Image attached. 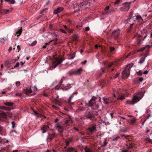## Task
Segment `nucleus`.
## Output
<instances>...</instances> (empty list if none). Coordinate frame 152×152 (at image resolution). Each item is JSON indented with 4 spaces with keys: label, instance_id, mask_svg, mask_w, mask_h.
<instances>
[{
    "label": "nucleus",
    "instance_id": "1",
    "mask_svg": "<svg viewBox=\"0 0 152 152\" xmlns=\"http://www.w3.org/2000/svg\"><path fill=\"white\" fill-rule=\"evenodd\" d=\"M145 91L142 92L139 91L135 95H134L133 99L131 100H128L126 101L127 104L134 105L137 102L143 97Z\"/></svg>",
    "mask_w": 152,
    "mask_h": 152
},
{
    "label": "nucleus",
    "instance_id": "2",
    "mask_svg": "<svg viewBox=\"0 0 152 152\" xmlns=\"http://www.w3.org/2000/svg\"><path fill=\"white\" fill-rule=\"evenodd\" d=\"M101 99L100 97H99L98 99H97V98L93 96L89 102L88 106L92 109L98 110L99 107Z\"/></svg>",
    "mask_w": 152,
    "mask_h": 152
},
{
    "label": "nucleus",
    "instance_id": "3",
    "mask_svg": "<svg viewBox=\"0 0 152 152\" xmlns=\"http://www.w3.org/2000/svg\"><path fill=\"white\" fill-rule=\"evenodd\" d=\"M133 65V64L132 65L130 64L127 65L125 69L122 72V76L123 77L126 78L128 77L130 75V69Z\"/></svg>",
    "mask_w": 152,
    "mask_h": 152
},
{
    "label": "nucleus",
    "instance_id": "4",
    "mask_svg": "<svg viewBox=\"0 0 152 152\" xmlns=\"http://www.w3.org/2000/svg\"><path fill=\"white\" fill-rule=\"evenodd\" d=\"M77 5L78 6H82L84 5H85L86 6V7L87 8L88 6H90V4L88 3V0H77Z\"/></svg>",
    "mask_w": 152,
    "mask_h": 152
},
{
    "label": "nucleus",
    "instance_id": "5",
    "mask_svg": "<svg viewBox=\"0 0 152 152\" xmlns=\"http://www.w3.org/2000/svg\"><path fill=\"white\" fill-rule=\"evenodd\" d=\"M123 4L124 5V6L120 8V10L121 11H128L130 7V3L126 2Z\"/></svg>",
    "mask_w": 152,
    "mask_h": 152
},
{
    "label": "nucleus",
    "instance_id": "6",
    "mask_svg": "<svg viewBox=\"0 0 152 152\" xmlns=\"http://www.w3.org/2000/svg\"><path fill=\"white\" fill-rule=\"evenodd\" d=\"M63 60V59H60L59 58H56L52 64L54 68H55L58 65L61 64Z\"/></svg>",
    "mask_w": 152,
    "mask_h": 152
},
{
    "label": "nucleus",
    "instance_id": "7",
    "mask_svg": "<svg viewBox=\"0 0 152 152\" xmlns=\"http://www.w3.org/2000/svg\"><path fill=\"white\" fill-rule=\"evenodd\" d=\"M31 88L29 89H26V93H31L32 92L34 91L37 90V88L35 86H31Z\"/></svg>",
    "mask_w": 152,
    "mask_h": 152
},
{
    "label": "nucleus",
    "instance_id": "8",
    "mask_svg": "<svg viewBox=\"0 0 152 152\" xmlns=\"http://www.w3.org/2000/svg\"><path fill=\"white\" fill-rule=\"evenodd\" d=\"M55 127L56 129H57L59 132L62 133L63 132L64 129L63 126L61 125L56 124L55 125Z\"/></svg>",
    "mask_w": 152,
    "mask_h": 152
},
{
    "label": "nucleus",
    "instance_id": "9",
    "mask_svg": "<svg viewBox=\"0 0 152 152\" xmlns=\"http://www.w3.org/2000/svg\"><path fill=\"white\" fill-rule=\"evenodd\" d=\"M89 132H94L96 131V125H94L90 127L88 129Z\"/></svg>",
    "mask_w": 152,
    "mask_h": 152
},
{
    "label": "nucleus",
    "instance_id": "10",
    "mask_svg": "<svg viewBox=\"0 0 152 152\" xmlns=\"http://www.w3.org/2000/svg\"><path fill=\"white\" fill-rule=\"evenodd\" d=\"M63 10V8L62 7H59L54 10L53 13L55 14H57L62 12Z\"/></svg>",
    "mask_w": 152,
    "mask_h": 152
},
{
    "label": "nucleus",
    "instance_id": "11",
    "mask_svg": "<svg viewBox=\"0 0 152 152\" xmlns=\"http://www.w3.org/2000/svg\"><path fill=\"white\" fill-rule=\"evenodd\" d=\"M120 33L119 29H117L114 31L112 32V36L115 37H118Z\"/></svg>",
    "mask_w": 152,
    "mask_h": 152
},
{
    "label": "nucleus",
    "instance_id": "12",
    "mask_svg": "<svg viewBox=\"0 0 152 152\" xmlns=\"http://www.w3.org/2000/svg\"><path fill=\"white\" fill-rule=\"evenodd\" d=\"M49 127L47 125H44L41 128V130L42 131V132L43 133H45L49 129Z\"/></svg>",
    "mask_w": 152,
    "mask_h": 152
},
{
    "label": "nucleus",
    "instance_id": "13",
    "mask_svg": "<svg viewBox=\"0 0 152 152\" xmlns=\"http://www.w3.org/2000/svg\"><path fill=\"white\" fill-rule=\"evenodd\" d=\"M77 91H75L74 92H73L72 94L69 96V100H68V102L69 103L71 104H73V102H71V99H72V98L73 97V95L74 94H77Z\"/></svg>",
    "mask_w": 152,
    "mask_h": 152
},
{
    "label": "nucleus",
    "instance_id": "14",
    "mask_svg": "<svg viewBox=\"0 0 152 152\" xmlns=\"http://www.w3.org/2000/svg\"><path fill=\"white\" fill-rule=\"evenodd\" d=\"M83 70V69L81 68H79L78 69L75 70V75H80L82 72Z\"/></svg>",
    "mask_w": 152,
    "mask_h": 152
},
{
    "label": "nucleus",
    "instance_id": "15",
    "mask_svg": "<svg viewBox=\"0 0 152 152\" xmlns=\"http://www.w3.org/2000/svg\"><path fill=\"white\" fill-rule=\"evenodd\" d=\"M148 71L147 70H145L144 71V72H142L141 70H140L138 72H137V74L139 75H142V74H148Z\"/></svg>",
    "mask_w": 152,
    "mask_h": 152
},
{
    "label": "nucleus",
    "instance_id": "16",
    "mask_svg": "<svg viewBox=\"0 0 152 152\" xmlns=\"http://www.w3.org/2000/svg\"><path fill=\"white\" fill-rule=\"evenodd\" d=\"M66 151V152H77L74 148L72 147L68 148Z\"/></svg>",
    "mask_w": 152,
    "mask_h": 152
},
{
    "label": "nucleus",
    "instance_id": "17",
    "mask_svg": "<svg viewBox=\"0 0 152 152\" xmlns=\"http://www.w3.org/2000/svg\"><path fill=\"white\" fill-rule=\"evenodd\" d=\"M0 109H3L6 111H10L12 109H13V108L11 109L9 107H7L4 106H0Z\"/></svg>",
    "mask_w": 152,
    "mask_h": 152
},
{
    "label": "nucleus",
    "instance_id": "18",
    "mask_svg": "<svg viewBox=\"0 0 152 152\" xmlns=\"http://www.w3.org/2000/svg\"><path fill=\"white\" fill-rule=\"evenodd\" d=\"M87 117L88 118L90 119L91 120H92L94 118V115L93 114L89 113L87 115Z\"/></svg>",
    "mask_w": 152,
    "mask_h": 152
},
{
    "label": "nucleus",
    "instance_id": "19",
    "mask_svg": "<svg viewBox=\"0 0 152 152\" xmlns=\"http://www.w3.org/2000/svg\"><path fill=\"white\" fill-rule=\"evenodd\" d=\"M68 74L69 75H75V70H71L68 72Z\"/></svg>",
    "mask_w": 152,
    "mask_h": 152
},
{
    "label": "nucleus",
    "instance_id": "20",
    "mask_svg": "<svg viewBox=\"0 0 152 152\" xmlns=\"http://www.w3.org/2000/svg\"><path fill=\"white\" fill-rule=\"evenodd\" d=\"M147 57V56H143L140 59L139 63L140 64H142L145 61L146 57Z\"/></svg>",
    "mask_w": 152,
    "mask_h": 152
},
{
    "label": "nucleus",
    "instance_id": "21",
    "mask_svg": "<svg viewBox=\"0 0 152 152\" xmlns=\"http://www.w3.org/2000/svg\"><path fill=\"white\" fill-rule=\"evenodd\" d=\"M4 104L9 106H12L13 105V103L12 102H6L4 103Z\"/></svg>",
    "mask_w": 152,
    "mask_h": 152
},
{
    "label": "nucleus",
    "instance_id": "22",
    "mask_svg": "<svg viewBox=\"0 0 152 152\" xmlns=\"http://www.w3.org/2000/svg\"><path fill=\"white\" fill-rule=\"evenodd\" d=\"M85 152H93L90 148L86 147L84 148Z\"/></svg>",
    "mask_w": 152,
    "mask_h": 152
},
{
    "label": "nucleus",
    "instance_id": "23",
    "mask_svg": "<svg viewBox=\"0 0 152 152\" xmlns=\"http://www.w3.org/2000/svg\"><path fill=\"white\" fill-rule=\"evenodd\" d=\"M125 98V96L124 95H120L117 98V100H123Z\"/></svg>",
    "mask_w": 152,
    "mask_h": 152
},
{
    "label": "nucleus",
    "instance_id": "24",
    "mask_svg": "<svg viewBox=\"0 0 152 152\" xmlns=\"http://www.w3.org/2000/svg\"><path fill=\"white\" fill-rule=\"evenodd\" d=\"M136 19L137 20H138L139 21H142L143 20L141 16L140 15H137L136 16Z\"/></svg>",
    "mask_w": 152,
    "mask_h": 152
},
{
    "label": "nucleus",
    "instance_id": "25",
    "mask_svg": "<svg viewBox=\"0 0 152 152\" xmlns=\"http://www.w3.org/2000/svg\"><path fill=\"white\" fill-rule=\"evenodd\" d=\"M21 32H22V29H21V28L17 32V33H16V34H17V37L19 36L21 34Z\"/></svg>",
    "mask_w": 152,
    "mask_h": 152
},
{
    "label": "nucleus",
    "instance_id": "26",
    "mask_svg": "<svg viewBox=\"0 0 152 152\" xmlns=\"http://www.w3.org/2000/svg\"><path fill=\"white\" fill-rule=\"evenodd\" d=\"M6 41H7V39L6 38H2L0 39V42L1 43H4Z\"/></svg>",
    "mask_w": 152,
    "mask_h": 152
},
{
    "label": "nucleus",
    "instance_id": "27",
    "mask_svg": "<svg viewBox=\"0 0 152 152\" xmlns=\"http://www.w3.org/2000/svg\"><path fill=\"white\" fill-rule=\"evenodd\" d=\"M136 120L135 118H134L131 121H128L131 123L132 125H133L136 121Z\"/></svg>",
    "mask_w": 152,
    "mask_h": 152
},
{
    "label": "nucleus",
    "instance_id": "28",
    "mask_svg": "<svg viewBox=\"0 0 152 152\" xmlns=\"http://www.w3.org/2000/svg\"><path fill=\"white\" fill-rule=\"evenodd\" d=\"M33 111L36 116L38 118L40 117V116L41 115L39 113H37L36 111H35L34 110H33Z\"/></svg>",
    "mask_w": 152,
    "mask_h": 152
},
{
    "label": "nucleus",
    "instance_id": "29",
    "mask_svg": "<svg viewBox=\"0 0 152 152\" xmlns=\"http://www.w3.org/2000/svg\"><path fill=\"white\" fill-rule=\"evenodd\" d=\"M103 100L104 101V103H105L106 104H107L109 103V102L108 101H107V100H108V98H103Z\"/></svg>",
    "mask_w": 152,
    "mask_h": 152
},
{
    "label": "nucleus",
    "instance_id": "30",
    "mask_svg": "<svg viewBox=\"0 0 152 152\" xmlns=\"http://www.w3.org/2000/svg\"><path fill=\"white\" fill-rule=\"evenodd\" d=\"M75 52L73 54H72L71 56V57L70 58V59H73L75 57Z\"/></svg>",
    "mask_w": 152,
    "mask_h": 152
},
{
    "label": "nucleus",
    "instance_id": "31",
    "mask_svg": "<svg viewBox=\"0 0 152 152\" xmlns=\"http://www.w3.org/2000/svg\"><path fill=\"white\" fill-rule=\"evenodd\" d=\"M37 44V42L36 41H34L29 45L30 46H33L36 45Z\"/></svg>",
    "mask_w": 152,
    "mask_h": 152
},
{
    "label": "nucleus",
    "instance_id": "32",
    "mask_svg": "<svg viewBox=\"0 0 152 152\" xmlns=\"http://www.w3.org/2000/svg\"><path fill=\"white\" fill-rule=\"evenodd\" d=\"M107 138H105L103 142V146H105L107 145V142H106Z\"/></svg>",
    "mask_w": 152,
    "mask_h": 152
},
{
    "label": "nucleus",
    "instance_id": "33",
    "mask_svg": "<svg viewBox=\"0 0 152 152\" xmlns=\"http://www.w3.org/2000/svg\"><path fill=\"white\" fill-rule=\"evenodd\" d=\"M12 124V128L14 129L15 127V123L14 121H12L11 123Z\"/></svg>",
    "mask_w": 152,
    "mask_h": 152
},
{
    "label": "nucleus",
    "instance_id": "34",
    "mask_svg": "<svg viewBox=\"0 0 152 152\" xmlns=\"http://www.w3.org/2000/svg\"><path fill=\"white\" fill-rule=\"evenodd\" d=\"M5 10H0V13L3 14H6L5 13Z\"/></svg>",
    "mask_w": 152,
    "mask_h": 152
},
{
    "label": "nucleus",
    "instance_id": "35",
    "mask_svg": "<svg viewBox=\"0 0 152 152\" xmlns=\"http://www.w3.org/2000/svg\"><path fill=\"white\" fill-rule=\"evenodd\" d=\"M71 141V140L69 139V140H66V146H68L69 145V143L70 141Z\"/></svg>",
    "mask_w": 152,
    "mask_h": 152
},
{
    "label": "nucleus",
    "instance_id": "36",
    "mask_svg": "<svg viewBox=\"0 0 152 152\" xmlns=\"http://www.w3.org/2000/svg\"><path fill=\"white\" fill-rule=\"evenodd\" d=\"M9 2L11 4H14L15 3V0H10Z\"/></svg>",
    "mask_w": 152,
    "mask_h": 152
},
{
    "label": "nucleus",
    "instance_id": "37",
    "mask_svg": "<svg viewBox=\"0 0 152 152\" xmlns=\"http://www.w3.org/2000/svg\"><path fill=\"white\" fill-rule=\"evenodd\" d=\"M20 84V83L19 81H17L15 83V85L16 86H19Z\"/></svg>",
    "mask_w": 152,
    "mask_h": 152
},
{
    "label": "nucleus",
    "instance_id": "38",
    "mask_svg": "<svg viewBox=\"0 0 152 152\" xmlns=\"http://www.w3.org/2000/svg\"><path fill=\"white\" fill-rule=\"evenodd\" d=\"M48 10V9H47V8H45V9H43V10H42L41 11L40 13V14H42V13H44L45 12V11H47Z\"/></svg>",
    "mask_w": 152,
    "mask_h": 152
},
{
    "label": "nucleus",
    "instance_id": "39",
    "mask_svg": "<svg viewBox=\"0 0 152 152\" xmlns=\"http://www.w3.org/2000/svg\"><path fill=\"white\" fill-rule=\"evenodd\" d=\"M19 65V62L17 63L13 67H12V69H13L14 68H15L17 67H18Z\"/></svg>",
    "mask_w": 152,
    "mask_h": 152
},
{
    "label": "nucleus",
    "instance_id": "40",
    "mask_svg": "<svg viewBox=\"0 0 152 152\" xmlns=\"http://www.w3.org/2000/svg\"><path fill=\"white\" fill-rule=\"evenodd\" d=\"M145 47H143L142 48H140V49L138 50L137 52L142 51L145 49Z\"/></svg>",
    "mask_w": 152,
    "mask_h": 152
},
{
    "label": "nucleus",
    "instance_id": "41",
    "mask_svg": "<svg viewBox=\"0 0 152 152\" xmlns=\"http://www.w3.org/2000/svg\"><path fill=\"white\" fill-rule=\"evenodd\" d=\"M110 51L113 52V51L114 50L115 48L113 47H110Z\"/></svg>",
    "mask_w": 152,
    "mask_h": 152
},
{
    "label": "nucleus",
    "instance_id": "42",
    "mask_svg": "<svg viewBox=\"0 0 152 152\" xmlns=\"http://www.w3.org/2000/svg\"><path fill=\"white\" fill-rule=\"evenodd\" d=\"M4 64H5L6 65H8L10 64V62L9 61H4Z\"/></svg>",
    "mask_w": 152,
    "mask_h": 152
},
{
    "label": "nucleus",
    "instance_id": "43",
    "mask_svg": "<svg viewBox=\"0 0 152 152\" xmlns=\"http://www.w3.org/2000/svg\"><path fill=\"white\" fill-rule=\"evenodd\" d=\"M5 13L7 14L9 13L10 12H11V11L8 10H5Z\"/></svg>",
    "mask_w": 152,
    "mask_h": 152
},
{
    "label": "nucleus",
    "instance_id": "44",
    "mask_svg": "<svg viewBox=\"0 0 152 152\" xmlns=\"http://www.w3.org/2000/svg\"><path fill=\"white\" fill-rule=\"evenodd\" d=\"M135 53V52H130V53H129L128 55H127V57H128L129 56H130V55H131V54H134V53Z\"/></svg>",
    "mask_w": 152,
    "mask_h": 152
},
{
    "label": "nucleus",
    "instance_id": "45",
    "mask_svg": "<svg viewBox=\"0 0 152 152\" xmlns=\"http://www.w3.org/2000/svg\"><path fill=\"white\" fill-rule=\"evenodd\" d=\"M67 31L69 32V33H72L73 31V30L72 29H70V28H68Z\"/></svg>",
    "mask_w": 152,
    "mask_h": 152
},
{
    "label": "nucleus",
    "instance_id": "46",
    "mask_svg": "<svg viewBox=\"0 0 152 152\" xmlns=\"http://www.w3.org/2000/svg\"><path fill=\"white\" fill-rule=\"evenodd\" d=\"M110 7L109 6H107L104 9L105 11L106 12V11L108 10L109 9Z\"/></svg>",
    "mask_w": 152,
    "mask_h": 152
},
{
    "label": "nucleus",
    "instance_id": "47",
    "mask_svg": "<svg viewBox=\"0 0 152 152\" xmlns=\"http://www.w3.org/2000/svg\"><path fill=\"white\" fill-rule=\"evenodd\" d=\"M120 138L119 136H117L116 137L114 138L113 139V141H114L115 140H117Z\"/></svg>",
    "mask_w": 152,
    "mask_h": 152
},
{
    "label": "nucleus",
    "instance_id": "48",
    "mask_svg": "<svg viewBox=\"0 0 152 152\" xmlns=\"http://www.w3.org/2000/svg\"><path fill=\"white\" fill-rule=\"evenodd\" d=\"M107 69V67H106L105 68V69H104V68H102V71L103 72H106V71H105Z\"/></svg>",
    "mask_w": 152,
    "mask_h": 152
},
{
    "label": "nucleus",
    "instance_id": "49",
    "mask_svg": "<svg viewBox=\"0 0 152 152\" xmlns=\"http://www.w3.org/2000/svg\"><path fill=\"white\" fill-rule=\"evenodd\" d=\"M60 31H61V32H62L63 33H64L65 34L66 33V31L64 30V29H61Z\"/></svg>",
    "mask_w": 152,
    "mask_h": 152
},
{
    "label": "nucleus",
    "instance_id": "50",
    "mask_svg": "<svg viewBox=\"0 0 152 152\" xmlns=\"http://www.w3.org/2000/svg\"><path fill=\"white\" fill-rule=\"evenodd\" d=\"M117 10V8H115V9H113L111 10V12H113L116 11Z\"/></svg>",
    "mask_w": 152,
    "mask_h": 152
},
{
    "label": "nucleus",
    "instance_id": "51",
    "mask_svg": "<svg viewBox=\"0 0 152 152\" xmlns=\"http://www.w3.org/2000/svg\"><path fill=\"white\" fill-rule=\"evenodd\" d=\"M146 140L148 142H150L151 141V140L148 137L146 138Z\"/></svg>",
    "mask_w": 152,
    "mask_h": 152
},
{
    "label": "nucleus",
    "instance_id": "52",
    "mask_svg": "<svg viewBox=\"0 0 152 152\" xmlns=\"http://www.w3.org/2000/svg\"><path fill=\"white\" fill-rule=\"evenodd\" d=\"M53 41H54V40H52L50 41L49 42H48V43H46V45H49L50 43V42H53Z\"/></svg>",
    "mask_w": 152,
    "mask_h": 152
},
{
    "label": "nucleus",
    "instance_id": "53",
    "mask_svg": "<svg viewBox=\"0 0 152 152\" xmlns=\"http://www.w3.org/2000/svg\"><path fill=\"white\" fill-rule=\"evenodd\" d=\"M69 122V121L68 120H66L64 121V123L67 124H68Z\"/></svg>",
    "mask_w": 152,
    "mask_h": 152
},
{
    "label": "nucleus",
    "instance_id": "54",
    "mask_svg": "<svg viewBox=\"0 0 152 152\" xmlns=\"http://www.w3.org/2000/svg\"><path fill=\"white\" fill-rule=\"evenodd\" d=\"M120 1V0H116L115 2V4H118L119 3Z\"/></svg>",
    "mask_w": 152,
    "mask_h": 152
},
{
    "label": "nucleus",
    "instance_id": "55",
    "mask_svg": "<svg viewBox=\"0 0 152 152\" xmlns=\"http://www.w3.org/2000/svg\"><path fill=\"white\" fill-rule=\"evenodd\" d=\"M89 29V28L88 26H87L85 28V31H88Z\"/></svg>",
    "mask_w": 152,
    "mask_h": 152
},
{
    "label": "nucleus",
    "instance_id": "56",
    "mask_svg": "<svg viewBox=\"0 0 152 152\" xmlns=\"http://www.w3.org/2000/svg\"><path fill=\"white\" fill-rule=\"evenodd\" d=\"M87 62V61L86 60H85L81 62V64H85Z\"/></svg>",
    "mask_w": 152,
    "mask_h": 152
},
{
    "label": "nucleus",
    "instance_id": "57",
    "mask_svg": "<svg viewBox=\"0 0 152 152\" xmlns=\"http://www.w3.org/2000/svg\"><path fill=\"white\" fill-rule=\"evenodd\" d=\"M63 26L66 30H67L68 28H67V26L65 25H64Z\"/></svg>",
    "mask_w": 152,
    "mask_h": 152
},
{
    "label": "nucleus",
    "instance_id": "58",
    "mask_svg": "<svg viewBox=\"0 0 152 152\" xmlns=\"http://www.w3.org/2000/svg\"><path fill=\"white\" fill-rule=\"evenodd\" d=\"M17 49H18V51H19L20 50V46H19V45H18L17 46Z\"/></svg>",
    "mask_w": 152,
    "mask_h": 152
},
{
    "label": "nucleus",
    "instance_id": "59",
    "mask_svg": "<svg viewBox=\"0 0 152 152\" xmlns=\"http://www.w3.org/2000/svg\"><path fill=\"white\" fill-rule=\"evenodd\" d=\"M57 40H58L57 39H56L55 40H53L54 41H54V44H56V42Z\"/></svg>",
    "mask_w": 152,
    "mask_h": 152
},
{
    "label": "nucleus",
    "instance_id": "60",
    "mask_svg": "<svg viewBox=\"0 0 152 152\" xmlns=\"http://www.w3.org/2000/svg\"><path fill=\"white\" fill-rule=\"evenodd\" d=\"M114 64L113 63H112L111 64H110L109 65H108V67H110L112 65Z\"/></svg>",
    "mask_w": 152,
    "mask_h": 152
},
{
    "label": "nucleus",
    "instance_id": "61",
    "mask_svg": "<svg viewBox=\"0 0 152 152\" xmlns=\"http://www.w3.org/2000/svg\"><path fill=\"white\" fill-rule=\"evenodd\" d=\"M12 132H15L16 134H17V132L15 130H12L10 132L12 133Z\"/></svg>",
    "mask_w": 152,
    "mask_h": 152
},
{
    "label": "nucleus",
    "instance_id": "62",
    "mask_svg": "<svg viewBox=\"0 0 152 152\" xmlns=\"http://www.w3.org/2000/svg\"><path fill=\"white\" fill-rule=\"evenodd\" d=\"M46 46H47V45H46V44H45L42 46V47L44 48H46Z\"/></svg>",
    "mask_w": 152,
    "mask_h": 152
},
{
    "label": "nucleus",
    "instance_id": "63",
    "mask_svg": "<svg viewBox=\"0 0 152 152\" xmlns=\"http://www.w3.org/2000/svg\"><path fill=\"white\" fill-rule=\"evenodd\" d=\"M139 80L140 81V82H142V80H143V78H142V77H141V78H140L139 79Z\"/></svg>",
    "mask_w": 152,
    "mask_h": 152
},
{
    "label": "nucleus",
    "instance_id": "64",
    "mask_svg": "<svg viewBox=\"0 0 152 152\" xmlns=\"http://www.w3.org/2000/svg\"><path fill=\"white\" fill-rule=\"evenodd\" d=\"M128 152V151L127 150H123V151H122L121 152Z\"/></svg>",
    "mask_w": 152,
    "mask_h": 152
}]
</instances>
